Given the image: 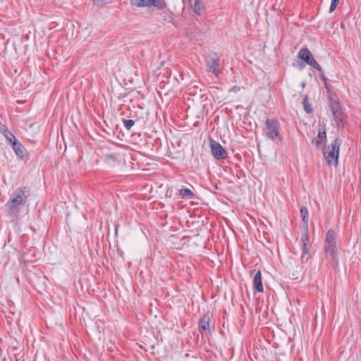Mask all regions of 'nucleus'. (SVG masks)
<instances>
[{
	"label": "nucleus",
	"instance_id": "1",
	"mask_svg": "<svg viewBox=\"0 0 361 361\" xmlns=\"http://www.w3.org/2000/svg\"><path fill=\"white\" fill-rule=\"evenodd\" d=\"M30 195V190L27 188L16 189L11 195L10 200L5 204L10 214H16L20 206L24 205Z\"/></svg>",
	"mask_w": 361,
	"mask_h": 361
},
{
	"label": "nucleus",
	"instance_id": "2",
	"mask_svg": "<svg viewBox=\"0 0 361 361\" xmlns=\"http://www.w3.org/2000/svg\"><path fill=\"white\" fill-rule=\"evenodd\" d=\"M340 145L341 141L339 138H336L327 147L323 148V154L325 161L329 165L335 166L338 165Z\"/></svg>",
	"mask_w": 361,
	"mask_h": 361
},
{
	"label": "nucleus",
	"instance_id": "3",
	"mask_svg": "<svg viewBox=\"0 0 361 361\" xmlns=\"http://www.w3.org/2000/svg\"><path fill=\"white\" fill-rule=\"evenodd\" d=\"M264 132L267 137L276 143L281 142L282 137L279 133V123L274 119H267L265 122Z\"/></svg>",
	"mask_w": 361,
	"mask_h": 361
},
{
	"label": "nucleus",
	"instance_id": "4",
	"mask_svg": "<svg viewBox=\"0 0 361 361\" xmlns=\"http://www.w3.org/2000/svg\"><path fill=\"white\" fill-rule=\"evenodd\" d=\"M324 247L326 255H329L332 257H335L337 247L335 241V233L331 229L326 232Z\"/></svg>",
	"mask_w": 361,
	"mask_h": 361
},
{
	"label": "nucleus",
	"instance_id": "5",
	"mask_svg": "<svg viewBox=\"0 0 361 361\" xmlns=\"http://www.w3.org/2000/svg\"><path fill=\"white\" fill-rule=\"evenodd\" d=\"M210 146L212 155L215 159H221L227 157L226 151L219 142H216L214 140H210Z\"/></svg>",
	"mask_w": 361,
	"mask_h": 361
},
{
	"label": "nucleus",
	"instance_id": "6",
	"mask_svg": "<svg viewBox=\"0 0 361 361\" xmlns=\"http://www.w3.org/2000/svg\"><path fill=\"white\" fill-rule=\"evenodd\" d=\"M219 58L216 54H209L207 57V64L209 70L216 75H218V68L219 66Z\"/></svg>",
	"mask_w": 361,
	"mask_h": 361
},
{
	"label": "nucleus",
	"instance_id": "7",
	"mask_svg": "<svg viewBox=\"0 0 361 361\" xmlns=\"http://www.w3.org/2000/svg\"><path fill=\"white\" fill-rule=\"evenodd\" d=\"M326 140V129L324 126H320L318 135L317 137L314 138L312 141V144L317 147H319L321 145L325 142Z\"/></svg>",
	"mask_w": 361,
	"mask_h": 361
},
{
	"label": "nucleus",
	"instance_id": "8",
	"mask_svg": "<svg viewBox=\"0 0 361 361\" xmlns=\"http://www.w3.org/2000/svg\"><path fill=\"white\" fill-rule=\"evenodd\" d=\"M131 3L138 7L145 6H159L161 3L159 0H130Z\"/></svg>",
	"mask_w": 361,
	"mask_h": 361
},
{
	"label": "nucleus",
	"instance_id": "9",
	"mask_svg": "<svg viewBox=\"0 0 361 361\" xmlns=\"http://www.w3.org/2000/svg\"><path fill=\"white\" fill-rule=\"evenodd\" d=\"M12 148L18 157L22 159L27 157V153L26 149L18 141L13 143Z\"/></svg>",
	"mask_w": 361,
	"mask_h": 361
},
{
	"label": "nucleus",
	"instance_id": "10",
	"mask_svg": "<svg viewBox=\"0 0 361 361\" xmlns=\"http://www.w3.org/2000/svg\"><path fill=\"white\" fill-rule=\"evenodd\" d=\"M301 244L302 245V254L301 255V259L304 260L306 255L308 253L307 243L309 242V237L307 233V228L305 229V233L301 236Z\"/></svg>",
	"mask_w": 361,
	"mask_h": 361
},
{
	"label": "nucleus",
	"instance_id": "11",
	"mask_svg": "<svg viewBox=\"0 0 361 361\" xmlns=\"http://www.w3.org/2000/svg\"><path fill=\"white\" fill-rule=\"evenodd\" d=\"M253 286L255 290H257L259 293H262L264 291V288L262 281V274L261 271H258L255 274L253 278Z\"/></svg>",
	"mask_w": 361,
	"mask_h": 361
},
{
	"label": "nucleus",
	"instance_id": "12",
	"mask_svg": "<svg viewBox=\"0 0 361 361\" xmlns=\"http://www.w3.org/2000/svg\"><path fill=\"white\" fill-rule=\"evenodd\" d=\"M209 316L208 314H204L199 321V327L206 333H209Z\"/></svg>",
	"mask_w": 361,
	"mask_h": 361
},
{
	"label": "nucleus",
	"instance_id": "13",
	"mask_svg": "<svg viewBox=\"0 0 361 361\" xmlns=\"http://www.w3.org/2000/svg\"><path fill=\"white\" fill-rule=\"evenodd\" d=\"M189 2H190V6H191L192 9L193 10V11L195 13L200 15L203 11V8H204L202 1L201 0H189Z\"/></svg>",
	"mask_w": 361,
	"mask_h": 361
},
{
	"label": "nucleus",
	"instance_id": "14",
	"mask_svg": "<svg viewBox=\"0 0 361 361\" xmlns=\"http://www.w3.org/2000/svg\"><path fill=\"white\" fill-rule=\"evenodd\" d=\"M298 57L307 63L312 58V55L307 48H302L298 53Z\"/></svg>",
	"mask_w": 361,
	"mask_h": 361
},
{
	"label": "nucleus",
	"instance_id": "15",
	"mask_svg": "<svg viewBox=\"0 0 361 361\" xmlns=\"http://www.w3.org/2000/svg\"><path fill=\"white\" fill-rule=\"evenodd\" d=\"M104 159L107 162V164L111 165H114L118 162V156L116 154H105Z\"/></svg>",
	"mask_w": 361,
	"mask_h": 361
},
{
	"label": "nucleus",
	"instance_id": "16",
	"mask_svg": "<svg viewBox=\"0 0 361 361\" xmlns=\"http://www.w3.org/2000/svg\"><path fill=\"white\" fill-rule=\"evenodd\" d=\"M3 134H4V137H6V140L10 143V145L11 146L13 145L14 142H18V140L16 138V137L14 136V135L9 130H5L3 132Z\"/></svg>",
	"mask_w": 361,
	"mask_h": 361
},
{
	"label": "nucleus",
	"instance_id": "17",
	"mask_svg": "<svg viewBox=\"0 0 361 361\" xmlns=\"http://www.w3.org/2000/svg\"><path fill=\"white\" fill-rule=\"evenodd\" d=\"M300 213L302 217V222L305 226V229H307L308 226V210L306 207H302L300 209Z\"/></svg>",
	"mask_w": 361,
	"mask_h": 361
},
{
	"label": "nucleus",
	"instance_id": "18",
	"mask_svg": "<svg viewBox=\"0 0 361 361\" xmlns=\"http://www.w3.org/2000/svg\"><path fill=\"white\" fill-rule=\"evenodd\" d=\"M94 6L97 8H102L105 5L111 3V0H92Z\"/></svg>",
	"mask_w": 361,
	"mask_h": 361
},
{
	"label": "nucleus",
	"instance_id": "19",
	"mask_svg": "<svg viewBox=\"0 0 361 361\" xmlns=\"http://www.w3.org/2000/svg\"><path fill=\"white\" fill-rule=\"evenodd\" d=\"M180 195L183 197H188L189 198H193L195 196L194 193L188 188L181 189L180 190Z\"/></svg>",
	"mask_w": 361,
	"mask_h": 361
},
{
	"label": "nucleus",
	"instance_id": "20",
	"mask_svg": "<svg viewBox=\"0 0 361 361\" xmlns=\"http://www.w3.org/2000/svg\"><path fill=\"white\" fill-rule=\"evenodd\" d=\"M307 63L319 71H322L321 66L314 59L313 57L309 61H307Z\"/></svg>",
	"mask_w": 361,
	"mask_h": 361
},
{
	"label": "nucleus",
	"instance_id": "21",
	"mask_svg": "<svg viewBox=\"0 0 361 361\" xmlns=\"http://www.w3.org/2000/svg\"><path fill=\"white\" fill-rule=\"evenodd\" d=\"M303 106H304V109L305 111L307 113V114H310V113H312V109L311 108L310 104L308 103L307 102V97H305L303 99Z\"/></svg>",
	"mask_w": 361,
	"mask_h": 361
},
{
	"label": "nucleus",
	"instance_id": "22",
	"mask_svg": "<svg viewBox=\"0 0 361 361\" xmlns=\"http://www.w3.org/2000/svg\"><path fill=\"white\" fill-rule=\"evenodd\" d=\"M339 0H331V4L329 8L330 12H333L337 7Z\"/></svg>",
	"mask_w": 361,
	"mask_h": 361
},
{
	"label": "nucleus",
	"instance_id": "23",
	"mask_svg": "<svg viewBox=\"0 0 361 361\" xmlns=\"http://www.w3.org/2000/svg\"><path fill=\"white\" fill-rule=\"evenodd\" d=\"M124 125L126 128L130 129L134 125V121L133 120H125Z\"/></svg>",
	"mask_w": 361,
	"mask_h": 361
}]
</instances>
